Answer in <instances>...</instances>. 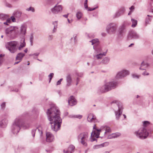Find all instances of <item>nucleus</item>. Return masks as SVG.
<instances>
[{
	"label": "nucleus",
	"instance_id": "7c9ffc66",
	"mask_svg": "<svg viewBox=\"0 0 153 153\" xmlns=\"http://www.w3.org/2000/svg\"><path fill=\"white\" fill-rule=\"evenodd\" d=\"M120 135V133H115L112 134L109 136V138H115L117 137Z\"/></svg>",
	"mask_w": 153,
	"mask_h": 153
},
{
	"label": "nucleus",
	"instance_id": "0e129e2a",
	"mask_svg": "<svg viewBox=\"0 0 153 153\" xmlns=\"http://www.w3.org/2000/svg\"><path fill=\"white\" fill-rule=\"evenodd\" d=\"M53 38V36L52 35H50L49 37V39L50 40H52Z\"/></svg>",
	"mask_w": 153,
	"mask_h": 153
},
{
	"label": "nucleus",
	"instance_id": "6ab92c4d",
	"mask_svg": "<svg viewBox=\"0 0 153 153\" xmlns=\"http://www.w3.org/2000/svg\"><path fill=\"white\" fill-rule=\"evenodd\" d=\"M96 117L93 114H89L88 118V121L90 122H95L96 120Z\"/></svg>",
	"mask_w": 153,
	"mask_h": 153
},
{
	"label": "nucleus",
	"instance_id": "5701e85b",
	"mask_svg": "<svg viewBox=\"0 0 153 153\" xmlns=\"http://www.w3.org/2000/svg\"><path fill=\"white\" fill-rule=\"evenodd\" d=\"M22 14L21 11L17 10L14 12L13 14L16 19H19L21 17Z\"/></svg>",
	"mask_w": 153,
	"mask_h": 153
},
{
	"label": "nucleus",
	"instance_id": "13d9d810",
	"mask_svg": "<svg viewBox=\"0 0 153 153\" xmlns=\"http://www.w3.org/2000/svg\"><path fill=\"white\" fill-rule=\"evenodd\" d=\"M6 20V22H7L8 23H9L10 22L11 19L8 17Z\"/></svg>",
	"mask_w": 153,
	"mask_h": 153
},
{
	"label": "nucleus",
	"instance_id": "0eeeda50",
	"mask_svg": "<svg viewBox=\"0 0 153 153\" xmlns=\"http://www.w3.org/2000/svg\"><path fill=\"white\" fill-rule=\"evenodd\" d=\"M117 26V25L116 24L110 23L106 27V31L110 34H115L116 31Z\"/></svg>",
	"mask_w": 153,
	"mask_h": 153
},
{
	"label": "nucleus",
	"instance_id": "4be33fe9",
	"mask_svg": "<svg viewBox=\"0 0 153 153\" xmlns=\"http://www.w3.org/2000/svg\"><path fill=\"white\" fill-rule=\"evenodd\" d=\"M93 131L91 133V141L93 142L96 140V139L94 137H96H96V135L97 134V131L96 130H95Z\"/></svg>",
	"mask_w": 153,
	"mask_h": 153
},
{
	"label": "nucleus",
	"instance_id": "58836bf2",
	"mask_svg": "<svg viewBox=\"0 0 153 153\" xmlns=\"http://www.w3.org/2000/svg\"><path fill=\"white\" fill-rule=\"evenodd\" d=\"M71 117L73 118H78L80 119L82 117V116L80 115H72Z\"/></svg>",
	"mask_w": 153,
	"mask_h": 153
},
{
	"label": "nucleus",
	"instance_id": "052dcab7",
	"mask_svg": "<svg viewBox=\"0 0 153 153\" xmlns=\"http://www.w3.org/2000/svg\"><path fill=\"white\" fill-rule=\"evenodd\" d=\"M134 6H132L130 8V10H132V11L134 9Z\"/></svg>",
	"mask_w": 153,
	"mask_h": 153
},
{
	"label": "nucleus",
	"instance_id": "2eb2a0df",
	"mask_svg": "<svg viewBox=\"0 0 153 153\" xmlns=\"http://www.w3.org/2000/svg\"><path fill=\"white\" fill-rule=\"evenodd\" d=\"M37 131L39 134L41 136L42 134V127L39 126L36 128H34L32 130L31 133L33 137H34L35 136L36 132Z\"/></svg>",
	"mask_w": 153,
	"mask_h": 153
},
{
	"label": "nucleus",
	"instance_id": "a878e982",
	"mask_svg": "<svg viewBox=\"0 0 153 153\" xmlns=\"http://www.w3.org/2000/svg\"><path fill=\"white\" fill-rule=\"evenodd\" d=\"M7 120L6 119H4L0 122V127L2 128L5 127L7 126Z\"/></svg>",
	"mask_w": 153,
	"mask_h": 153
},
{
	"label": "nucleus",
	"instance_id": "4468645a",
	"mask_svg": "<svg viewBox=\"0 0 153 153\" xmlns=\"http://www.w3.org/2000/svg\"><path fill=\"white\" fill-rule=\"evenodd\" d=\"M125 11V9L124 7H120L115 14L114 16V18H115L120 16L124 13Z\"/></svg>",
	"mask_w": 153,
	"mask_h": 153
},
{
	"label": "nucleus",
	"instance_id": "bb28decb",
	"mask_svg": "<svg viewBox=\"0 0 153 153\" xmlns=\"http://www.w3.org/2000/svg\"><path fill=\"white\" fill-rule=\"evenodd\" d=\"M25 54L22 53H18L16 58V60H19L21 61L23 58V57L25 56Z\"/></svg>",
	"mask_w": 153,
	"mask_h": 153
},
{
	"label": "nucleus",
	"instance_id": "ea45409f",
	"mask_svg": "<svg viewBox=\"0 0 153 153\" xmlns=\"http://www.w3.org/2000/svg\"><path fill=\"white\" fill-rule=\"evenodd\" d=\"M109 145V143L108 142H106L100 144V146L101 147H103L104 146H106Z\"/></svg>",
	"mask_w": 153,
	"mask_h": 153
},
{
	"label": "nucleus",
	"instance_id": "09e8293b",
	"mask_svg": "<svg viewBox=\"0 0 153 153\" xmlns=\"http://www.w3.org/2000/svg\"><path fill=\"white\" fill-rule=\"evenodd\" d=\"M101 148V147L100 146V145H94L93 147V148L94 149H98V148Z\"/></svg>",
	"mask_w": 153,
	"mask_h": 153
},
{
	"label": "nucleus",
	"instance_id": "393cba45",
	"mask_svg": "<svg viewBox=\"0 0 153 153\" xmlns=\"http://www.w3.org/2000/svg\"><path fill=\"white\" fill-rule=\"evenodd\" d=\"M125 27V26L124 24H123L120 27L118 31V36H121L123 35V34L124 32Z\"/></svg>",
	"mask_w": 153,
	"mask_h": 153
},
{
	"label": "nucleus",
	"instance_id": "69168bd1",
	"mask_svg": "<svg viewBox=\"0 0 153 153\" xmlns=\"http://www.w3.org/2000/svg\"><path fill=\"white\" fill-rule=\"evenodd\" d=\"M39 54V53H33L34 55H35V56H38Z\"/></svg>",
	"mask_w": 153,
	"mask_h": 153
},
{
	"label": "nucleus",
	"instance_id": "aec40b11",
	"mask_svg": "<svg viewBox=\"0 0 153 153\" xmlns=\"http://www.w3.org/2000/svg\"><path fill=\"white\" fill-rule=\"evenodd\" d=\"M75 149V147L73 145H71L68 147L67 150H64V153H72L73 152Z\"/></svg>",
	"mask_w": 153,
	"mask_h": 153
},
{
	"label": "nucleus",
	"instance_id": "a211bd4d",
	"mask_svg": "<svg viewBox=\"0 0 153 153\" xmlns=\"http://www.w3.org/2000/svg\"><path fill=\"white\" fill-rule=\"evenodd\" d=\"M68 103L71 106H73L76 104V100L73 97H71L69 99Z\"/></svg>",
	"mask_w": 153,
	"mask_h": 153
},
{
	"label": "nucleus",
	"instance_id": "e2e57ef3",
	"mask_svg": "<svg viewBox=\"0 0 153 153\" xmlns=\"http://www.w3.org/2000/svg\"><path fill=\"white\" fill-rule=\"evenodd\" d=\"M76 85H77L78 84V83L79 82V78H77L76 80Z\"/></svg>",
	"mask_w": 153,
	"mask_h": 153
},
{
	"label": "nucleus",
	"instance_id": "6e6d98bb",
	"mask_svg": "<svg viewBox=\"0 0 153 153\" xmlns=\"http://www.w3.org/2000/svg\"><path fill=\"white\" fill-rule=\"evenodd\" d=\"M88 37L89 38H93L94 37V34L91 35V34H88Z\"/></svg>",
	"mask_w": 153,
	"mask_h": 153
},
{
	"label": "nucleus",
	"instance_id": "774afa93",
	"mask_svg": "<svg viewBox=\"0 0 153 153\" xmlns=\"http://www.w3.org/2000/svg\"><path fill=\"white\" fill-rule=\"evenodd\" d=\"M132 10L130 11L129 12V13H128V15H131V13H132Z\"/></svg>",
	"mask_w": 153,
	"mask_h": 153
},
{
	"label": "nucleus",
	"instance_id": "864d4df0",
	"mask_svg": "<svg viewBox=\"0 0 153 153\" xmlns=\"http://www.w3.org/2000/svg\"><path fill=\"white\" fill-rule=\"evenodd\" d=\"M76 35L74 34L73 36V38L74 39V42H76Z\"/></svg>",
	"mask_w": 153,
	"mask_h": 153
},
{
	"label": "nucleus",
	"instance_id": "8fccbe9b",
	"mask_svg": "<svg viewBox=\"0 0 153 153\" xmlns=\"http://www.w3.org/2000/svg\"><path fill=\"white\" fill-rule=\"evenodd\" d=\"M16 18L15 17L13 16H12L11 17V19L12 20V21L13 22H16Z\"/></svg>",
	"mask_w": 153,
	"mask_h": 153
},
{
	"label": "nucleus",
	"instance_id": "de8ad7c7",
	"mask_svg": "<svg viewBox=\"0 0 153 153\" xmlns=\"http://www.w3.org/2000/svg\"><path fill=\"white\" fill-rule=\"evenodd\" d=\"M63 79L62 78L60 79L59 81H58L56 83V85H59L61 84V82L62 80Z\"/></svg>",
	"mask_w": 153,
	"mask_h": 153
},
{
	"label": "nucleus",
	"instance_id": "2f4dec72",
	"mask_svg": "<svg viewBox=\"0 0 153 153\" xmlns=\"http://www.w3.org/2000/svg\"><path fill=\"white\" fill-rule=\"evenodd\" d=\"M131 21L132 22V24L131 26V27H135L137 24V21L134 19H131Z\"/></svg>",
	"mask_w": 153,
	"mask_h": 153
},
{
	"label": "nucleus",
	"instance_id": "3c124183",
	"mask_svg": "<svg viewBox=\"0 0 153 153\" xmlns=\"http://www.w3.org/2000/svg\"><path fill=\"white\" fill-rule=\"evenodd\" d=\"M132 77L134 78H138L140 76L139 75H137L135 74H133L132 75Z\"/></svg>",
	"mask_w": 153,
	"mask_h": 153
},
{
	"label": "nucleus",
	"instance_id": "cd10ccee",
	"mask_svg": "<svg viewBox=\"0 0 153 153\" xmlns=\"http://www.w3.org/2000/svg\"><path fill=\"white\" fill-rule=\"evenodd\" d=\"M152 17V16L149 15H147L145 19V24L146 25L149 24V22L151 21Z\"/></svg>",
	"mask_w": 153,
	"mask_h": 153
},
{
	"label": "nucleus",
	"instance_id": "c756f323",
	"mask_svg": "<svg viewBox=\"0 0 153 153\" xmlns=\"http://www.w3.org/2000/svg\"><path fill=\"white\" fill-rule=\"evenodd\" d=\"M110 60L107 57L104 58L102 61V63L103 64H106L108 63Z\"/></svg>",
	"mask_w": 153,
	"mask_h": 153
},
{
	"label": "nucleus",
	"instance_id": "f8f14e48",
	"mask_svg": "<svg viewBox=\"0 0 153 153\" xmlns=\"http://www.w3.org/2000/svg\"><path fill=\"white\" fill-rule=\"evenodd\" d=\"M62 7L61 5H56L51 9L52 12L54 14H57L59 12L62 11Z\"/></svg>",
	"mask_w": 153,
	"mask_h": 153
},
{
	"label": "nucleus",
	"instance_id": "9d476101",
	"mask_svg": "<svg viewBox=\"0 0 153 153\" xmlns=\"http://www.w3.org/2000/svg\"><path fill=\"white\" fill-rule=\"evenodd\" d=\"M129 74V72L128 71L125 70H123L117 73L116 76V78L117 79L122 78L128 75Z\"/></svg>",
	"mask_w": 153,
	"mask_h": 153
},
{
	"label": "nucleus",
	"instance_id": "9b49d317",
	"mask_svg": "<svg viewBox=\"0 0 153 153\" xmlns=\"http://www.w3.org/2000/svg\"><path fill=\"white\" fill-rule=\"evenodd\" d=\"M118 102L117 100H114L112 102V103H117L118 107V110L117 111L115 112V114L117 120H118L119 119L120 116L122 114V108L120 106L118 103Z\"/></svg>",
	"mask_w": 153,
	"mask_h": 153
},
{
	"label": "nucleus",
	"instance_id": "4c0bfd02",
	"mask_svg": "<svg viewBox=\"0 0 153 153\" xmlns=\"http://www.w3.org/2000/svg\"><path fill=\"white\" fill-rule=\"evenodd\" d=\"M26 10L27 11H31L32 12H35V9L34 8L32 7H30L28 8H27L26 9Z\"/></svg>",
	"mask_w": 153,
	"mask_h": 153
},
{
	"label": "nucleus",
	"instance_id": "f03ea898",
	"mask_svg": "<svg viewBox=\"0 0 153 153\" xmlns=\"http://www.w3.org/2000/svg\"><path fill=\"white\" fill-rule=\"evenodd\" d=\"M5 32L6 36L11 39L16 38L19 33L18 28L16 26H11L6 28Z\"/></svg>",
	"mask_w": 153,
	"mask_h": 153
},
{
	"label": "nucleus",
	"instance_id": "c03bdc74",
	"mask_svg": "<svg viewBox=\"0 0 153 153\" xmlns=\"http://www.w3.org/2000/svg\"><path fill=\"white\" fill-rule=\"evenodd\" d=\"M33 37L32 36L30 38V45L31 46L33 45Z\"/></svg>",
	"mask_w": 153,
	"mask_h": 153
},
{
	"label": "nucleus",
	"instance_id": "ddd939ff",
	"mask_svg": "<svg viewBox=\"0 0 153 153\" xmlns=\"http://www.w3.org/2000/svg\"><path fill=\"white\" fill-rule=\"evenodd\" d=\"M27 26L25 24L22 25L20 28V32L19 31V33L18 35L21 34L22 36H25L26 33Z\"/></svg>",
	"mask_w": 153,
	"mask_h": 153
},
{
	"label": "nucleus",
	"instance_id": "c85d7f7f",
	"mask_svg": "<svg viewBox=\"0 0 153 153\" xmlns=\"http://www.w3.org/2000/svg\"><path fill=\"white\" fill-rule=\"evenodd\" d=\"M8 17H9V16L7 15L4 14H0V19L2 20H5Z\"/></svg>",
	"mask_w": 153,
	"mask_h": 153
},
{
	"label": "nucleus",
	"instance_id": "f704fd0d",
	"mask_svg": "<svg viewBox=\"0 0 153 153\" xmlns=\"http://www.w3.org/2000/svg\"><path fill=\"white\" fill-rule=\"evenodd\" d=\"M76 17L78 19H80L82 16V13L80 11L77 12L76 14Z\"/></svg>",
	"mask_w": 153,
	"mask_h": 153
},
{
	"label": "nucleus",
	"instance_id": "c9c22d12",
	"mask_svg": "<svg viewBox=\"0 0 153 153\" xmlns=\"http://www.w3.org/2000/svg\"><path fill=\"white\" fill-rule=\"evenodd\" d=\"M106 53H104L103 54H99L98 55H97L95 56V57L97 58V59H99L101 58L103 56L105 55Z\"/></svg>",
	"mask_w": 153,
	"mask_h": 153
},
{
	"label": "nucleus",
	"instance_id": "338daca9",
	"mask_svg": "<svg viewBox=\"0 0 153 153\" xmlns=\"http://www.w3.org/2000/svg\"><path fill=\"white\" fill-rule=\"evenodd\" d=\"M68 14H66V15H63V16L66 18H67L68 17Z\"/></svg>",
	"mask_w": 153,
	"mask_h": 153
},
{
	"label": "nucleus",
	"instance_id": "423d86ee",
	"mask_svg": "<svg viewBox=\"0 0 153 153\" xmlns=\"http://www.w3.org/2000/svg\"><path fill=\"white\" fill-rule=\"evenodd\" d=\"M18 42L16 41H11L7 43L6 48L12 53H15L17 50Z\"/></svg>",
	"mask_w": 153,
	"mask_h": 153
},
{
	"label": "nucleus",
	"instance_id": "a19ab883",
	"mask_svg": "<svg viewBox=\"0 0 153 153\" xmlns=\"http://www.w3.org/2000/svg\"><path fill=\"white\" fill-rule=\"evenodd\" d=\"M54 75V74L53 73H51L49 75H48V77L49 78V83H50L51 80Z\"/></svg>",
	"mask_w": 153,
	"mask_h": 153
},
{
	"label": "nucleus",
	"instance_id": "b1692460",
	"mask_svg": "<svg viewBox=\"0 0 153 153\" xmlns=\"http://www.w3.org/2000/svg\"><path fill=\"white\" fill-rule=\"evenodd\" d=\"M66 80L67 82L66 85L68 86H70L72 82V79L70 74H68L67 75L66 77Z\"/></svg>",
	"mask_w": 153,
	"mask_h": 153
},
{
	"label": "nucleus",
	"instance_id": "37998d69",
	"mask_svg": "<svg viewBox=\"0 0 153 153\" xmlns=\"http://www.w3.org/2000/svg\"><path fill=\"white\" fill-rule=\"evenodd\" d=\"M149 124V123L148 121H145L143 122V125L145 127L148 125Z\"/></svg>",
	"mask_w": 153,
	"mask_h": 153
},
{
	"label": "nucleus",
	"instance_id": "f3484780",
	"mask_svg": "<svg viewBox=\"0 0 153 153\" xmlns=\"http://www.w3.org/2000/svg\"><path fill=\"white\" fill-rule=\"evenodd\" d=\"M46 140L48 142H51L53 141L54 139V136L50 132H47L46 133Z\"/></svg>",
	"mask_w": 153,
	"mask_h": 153
},
{
	"label": "nucleus",
	"instance_id": "e433bc0d",
	"mask_svg": "<svg viewBox=\"0 0 153 153\" xmlns=\"http://www.w3.org/2000/svg\"><path fill=\"white\" fill-rule=\"evenodd\" d=\"M141 67H144V68H146L149 66V64L146 62L143 61L141 64Z\"/></svg>",
	"mask_w": 153,
	"mask_h": 153
},
{
	"label": "nucleus",
	"instance_id": "79ce46f5",
	"mask_svg": "<svg viewBox=\"0 0 153 153\" xmlns=\"http://www.w3.org/2000/svg\"><path fill=\"white\" fill-rule=\"evenodd\" d=\"M88 0H85L84 3V7L85 9H87L88 8V6L87 4Z\"/></svg>",
	"mask_w": 153,
	"mask_h": 153
},
{
	"label": "nucleus",
	"instance_id": "72a5a7b5",
	"mask_svg": "<svg viewBox=\"0 0 153 153\" xmlns=\"http://www.w3.org/2000/svg\"><path fill=\"white\" fill-rule=\"evenodd\" d=\"M25 41V39H23L22 40L23 42L22 43L20 44V45L18 49L19 50H21L22 49V48H23L25 46L26 44Z\"/></svg>",
	"mask_w": 153,
	"mask_h": 153
},
{
	"label": "nucleus",
	"instance_id": "412c9836",
	"mask_svg": "<svg viewBox=\"0 0 153 153\" xmlns=\"http://www.w3.org/2000/svg\"><path fill=\"white\" fill-rule=\"evenodd\" d=\"M98 92L99 93H104L108 92L105 85L99 87Z\"/></svg>",
	"mask_w": 153,
	"mask_h": 153
},
{
	"label": "nucleus",
	"instance_id": "7ed1b4c3",
	"mask_svg": "<svg viewBox=\"0 0 153 153\" xmlns=\"http://www.w3.org/2000/svg\"><path fill=\"white\" fill-rule=\"evenodd\" d=\"M23 120L21 117L16 118L11 126L12 131L14 134H17L19 131L20 127L23 125Z\"/></svg>",
	"mask_w": 153,
	"mask_h": 153
},
{
	"label": "nucleus",
	"instance_id": "473e14b6",
	"mask_svg": "<svg viewBox=\"0 0 153 153\" xmlns=\"http://www.w3.org/2000/svg\"><path fill=\"white\" fill-rule=\"evenodd\" d=\"M89 42H91L92 45L95 44V45H96L99 44L98 39H94Z\"/></svg>",
	"mask_w": 153,
	"mask_h": 153
},
{
	"label": "nucleus",
	"instance_id": "6e6552de",
	"mask_svg": "<svg viewBox=\"0 0 153 153\" xmlns=\"http://www.w3.org/2000/svg\"><path fill=\"white\" fill-rule=\"evenodd\" d=\"M93 129L96 130L97 131V134L96 135V137L97 138H99L100 134V132L103 130H105V132L104 133L105 134L107 132H111L110 128L107 126H102L100 129H98L96 128V125H94L93 127Z\"/></svg>",
	"mask_w": 153,
	"mask_h": 153
},
{
	"label": "nucleus",
	"instance_id": "20e7f679",
	"mask_svg": "<svg viewBox=\"0 0 153 153\" xmlns=\"http://www.w3.org/2000/svg\"><path fill=\"white\" fill-rule=\"evenodd\" d=\"M134 134L137 137L141 139L146 138L149 135L148 132L145 127L140 128L138 130L134 132Z\"/></svg>",
	"mask_w": 153,
	"mask_h": 153
},
{
	"label": "nucleus",
	"instance_id": "bf43d9fd",
	"mask_svg": "<svg viewBox=\"0 0 153 153\" xmlns=\"http://www.w3.org/2000/svg\"><path fill=\"white\" fill-rule=\"evenodd\" d=\"M57 27H54L53 29V33H54L56 32V28Z\"/></svg>",
	"mask_w": 153,
	"mask_h": 153
},
{
	"label": "nucleus",
	"instance_id": "4d7b16f0",
	"mask_svg": "<svg viewBox=\"0 0 153 153\" xmlns=\"http://www.w3.org/2000/svg\"><path fill=\"white\" fill-rule=\"evenodd\" d=\"M5 102L3 103L1 105V107L2 108H3L5 107Z\"/></svg>",
	"mask_w": 153,
	"mask_h": 153
},
{
	"label": "nucleus",
	"instance_id": "49530a36",
	"mask_svg": "<svg viewBox=\"0 0 153 153\" xmlns=\"http://www.w3.org/2000/svg\"><path fill=\"white\" fill-rule=\"evenodd\" d=\"M4 55H3L2 54H0V66H1L2 64V60L1 58V57L3 56Z\"/></svg>",
	"mask_w": 153,
	"mask_h": 153
},
{
	"label": "nucleus",
	"instance_id": "dca6fc26",
	"mask_svg": "<svg viewBox=\"0 0 153 153\" xmlns=\"http://www.w3.org/2000/svg\"><path fill=\"white\" fill-rule=\"evenodd\" d=\"M128 36L129 37H131L134 39H138L140 38L139 35L136 32L133 30L130 32Z\"/></svg>",
	"mask_w": 153,
	"mask_h": 153
},
{
	"label": "nucleus",
	"instance_id": "1a4fd4ad",
	"mask_svg": "<svg viewBox=\"0 0 153 153\" xmlns=\"http://www.w3.org/2000/svg\"><path fill=\"white\" fill-rule=\"evenodd\" d=\"M105 85L108 91L116 88L117 86L118 83L117 82L113 81L107 82Z\"/></svg>",
	"mask_w": 153,
	"mask_h": 153
},
{
	"label": "nucleus",
	"instance_id": "680f3d73",
	"mask_svg": "<svg viewBox=\"0 0 153 153\" xmlns=\"http://www.w3.org/2000/svg\"><path fill=\"white\" fill-rule=\"evenodd\" d=\"M145 68H144V67H141V65L140 67L139 68V69L140 70H145Z\"/></svg>",
	"mask_w": 153,
	"mask_h": 153
},
{
	"label": "nucleus",
	"instance_id": "f257e3e1",
	"mask_svg": "<svg viewBox=\"0 0 153 153\" xmlns=\"http://www.w3.org/2000/svg\"><path fill=\"white\" fill-rule=\"evenodd\" d=\"M48 119L51 124L52 130L56 131L60 128L62 120L59 116L60 111L55 105H53L46 112Z\"/></svg>",
	"mask_w": 153,
	"mask_h": 153
},
{
	"label": "nucleus",
	"instance_id": "5fc2aeb1",
	"mask_svg": "<svg viewBox=\"0 0 153 153\" xmlns=\"http://www.w3.org/2000/svg\"><path fill=\"white\" fill-rule=\"evenodd\" d=\"M142 74L144 76L149 75V74L148 73L146 72L145 71Z\"/></svg>",
	"mask_w": 153,
	"mask_h": 153
},
{
	"label": "nucleus",
	"instance_id": "603ef678",
	"mask_svg": "<svg viewBox=\"0 0 153 153\" xmlns=\"http://www.w3.org/2000/svg\"><path fill=\"white\" fill-rule=\"evenodd\" d=\"M97 8V7H94V8H90V7H89V8H88L87 9V10H88V11H92V10H95V9H96V8Z\"/></svg>",
	"mask_w": 153,
	"mask_h": 153
},
{
	"label": "nucleus",
	"instance_id": "a18cd8bd",
	"mask_svg": "<svg viewBox=\"0 0 153 153\" xmlns=\"http://www.w3.org/2000/svg\"><path fill=\"white\" fill-rule=\"evenodd\" d=\"M57 22V21H55L54 22H53V24L54 25V27H57L58 25Z\"/></svg>",
	"mask_w": 153,
	"mask_h": 153
},
{
	"label": "nucleus",
	"instance_id": "39448f33",
	"mask_svg": "<svg viewBox=\"0 0 153 153\" xmlns=\"http://www.w3.org/2000/svg\"><path fill=\"white\" fill-rule=\"evenodd\" d=\"M88 137V134L87 132H82L79 134L77 137V140L79 142L85 146H87V141Z\"/></svg>",
	"mask_w": 153,
	"mask_h": 153
}]
</instances>
